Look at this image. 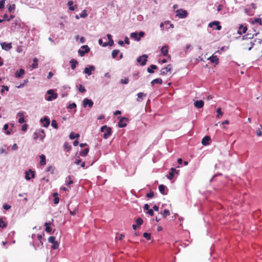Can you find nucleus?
<instances>
[{
	"label": "nucleus",
	"mask_w": 262,
	"mask_h": 262,
	"mask_svg": "<svg viewBox=\"0 0 262 262\" xmlns=\"http://www.w3.org/2000/svg\"><path fill=\"white\" fill-rule=\"evenodd\" d=\"M137 96H138V98L137 99V101H140V99H142V97L144 96H146V94H144L142 92H140L138 94H137Z\"/></svg>",
	"instance_id": "nucleus-45"
},
{
	"label": "nucleus",
	"mask_w": 262,
	"mask_h": 262,
	"mask_svg": "<svg viewBox=\"0 0 262 262\" xmlns=\"http://www.w3.org/2000/svg\"><path fill=\"white\" fill-rule=\"evenodd\" d=\"M136 222L137 225L138 226H140V225H141L143 224V220L141 218L138 217L136 220Z\"/></svg>",
	"instance_id": "nucleus-41"
},
{
	"label": "nucleus",
	"mask_w": 262,
	"mask_h": 262,
	"mask_svg": "<svg viewBox=\"0 0 262 262\" xmlns=\"http://www.w3.org/2000/svg\"><path fill=\"white\" fill-rule=\"evenodd\" d=\"M177 16H178L179 18H185L188 15V13L186 10L179 9L176 11Z\"/></svg>",
	"instance_id": "nucleus-4"
},
{
	"label": "nucleus",
	"mask_w": 262,
	"mask_h": 262,
	"mask_svg": "<svg viewBox=\"0 0 262 262\" xmlns=\"http://www.w3.org/2000/svg\"><path fill=\"white\" fill-rule=\"evenodd\" d=\"M149 206L148 204H145L144 205L143 209H144V210H148L149 209Z\"/></svg>",
	"instance_id": "nucleus-62"
},
{
	"label": "nucleus",
	"mask_w": 262,
	"mask_h": 262,
	"mask_svg": "<svg viewBox=\"0 0 262 262\" xmlns=\"http://www.w3.org/2000/svg\"><path fill=\"white\" fill-rule=\"evenodd\" d=\"M213 24H216V29L217 30H221V29H222V26L220 25V22L218 21H212V22H211L209 24V26L210 27H213Z\"/></svg>",
	"instance_id": "nucleus-19"
},
{
	"label": "nucleus",
	"mask_w": 262,
	"mask_h": 262,
	"mask_svg": "<svg viewBox=\"0 0 262 262\" xmlns=\"http://www.w3.org/2000/svg\"><path fill=\"white\" fill-rule=\"evenodd\" d=\"M45 137V133L43 129H39L34 133V139L43 140Z\"/></svg>",
	"instance_id": "nucleus-2"
},
{
	"label": "nucleus",
	"mask_w": 262,
	"mask_h": 262,
	"mask_svg": "<svg viewBox=\"0 0 262 262\" xmlns=\"http://www.w3.org/2000/svg\"><path fill=\"white\" fill-rule=\"evenodd\" d=\"M147 213L149 214L150 216L154 215V211H153L152 209H149L147 210Z\"/></svg>",
	"instance_id": "nucleus-57"
},
{
	"label": "nucleus",
	"mask_w": 262,
	"mask_h": 262,
	"mask_svg": "<svg viewBox=\"0 0 262 262\" xmlns=\"http://www.w3.org/2000/svg\"><path fill=\"white\" fill-rule=\"evenodd\" d=\"M76 107V104L75 103H72L71 104H70L68 107L69 109H73Z\"/></svg>",
	"instance_id": "nucleus-54"
},
{
	"label": "nucleus",
	"mask_w": 262,
	"mask_h": 262,
	"mask_svg": "<svg viewBox=\"0 0 262 262\" xmlns=\"http://www.w3.org/2000/svg\"><path fill=\"white\" fill-rule=\"evenodd\" d=\"M171 70V65L168 64L166 67L162 68L161 70L160 75L164 76L166 75L168 72H170Z\"/></svg>",
	"instance_id": "nucleus-8"
},
{
	"label": "nucleus",
	"mask_w": 262,
	"mask_h": 262,
	"mask_svg": "<svg viewBox=\"0 0 262 262\" xmlns=\"http://www.w3.org/2000/svg\"><path fill=\"white\" fill-rule=\"evenodd\" d=\"M208 59L209 60L211 63H215L216 65L219 63V59L216 55H213L209 57Z\"/></svg>",
	"instance_id": "nucleus-14"
},
{
	"label": "nucleus",
	"mask_w": 262,
	"mask_h": 262,
	"mask_svg": "<svg viewBox=\"0 0 262 262\" xmlns=\"http://www.w3.org/2000/svg\"><path fill=\"white\" fill-rule=\"evenodd\" d=\"M81 48L82 49H85V51H83L81 50H78V53L81 56H83L85 53H87L90 51V48L87 45H84L82 46Z\"/></svg>",
	"instance_id": "nucleus-11"
},
{
	"label": "nucleus",
	"mask_w": 262,
	"mask_h": 262,
	"mask_svg": "<svg viewBox=\"0 0 262 262\" xmlns=\"http://www.w3.org/2000/svg\"><path fill=\"white\" fill-rule=\"evenodd\" d=\"M89 148H86L80 152V155L82 157H85L89 153Z\"/></svg>",
	"instance_id": "nucleus-29"
},
{
	"label": "nucleus",
	"mask_w": 262,
	"mask_h": 262,
	"mask_svg": "<svg viewBox=\"0 0 262 262\" xmlns=\"http://www.w3.org/2000/svg\"><path fill=\"white\" fill-rule=\"evenodd\" d=\"M147 57V55L145 54L140 56L137 58V62L140 63L141 65L143 66L146 63Z\"/></svg>",
	"instance_id": "nucleus-6"
},
{
	"label": "nucleus",
	"mask_w": 262,
	"mask_h": 262,
	"mask_svg": "<svg viewBox=\"0 0 262 262\" xmlns=\"http://www.w3.org/2000/svg\"><path fill=\"white\" fill-rule=\"evenodd\" d=\"M247 30V28L246 26H244L243 25H241L238 28L237 33L239 34H242L243 33H245Z\"/></svg>",
	"instance_id": "nucleus-18"
},
{
	"label": "nucleus",
	"mask_w": 262,
	"mask_h": 262,
	"mask_svg": "<svg viewBox=\"0 0 262 262\" xmlns=\"http://www.w3.org/2000/svg\"><path fill=\"white\" fill-rule=\"evenodd\" d=\"M79 137V135L78 134H75L73 132H72L69 136V138L71 139H74L76 138H78Z\"/></svg>",
	"instance_id": "nucleus-34"
},
{
	"label": "nucleus",
	"mask_w": 262,
	"mask_h": 262,
	"mask_svg": "<svg viewBox=\"0 0 262 262\" xmlns=\"http://www.w3.org/2000/svg\"><path fill=\"white\" fill-rule=\"evenodd\" d=\"M157 69V67L156 65L152 64L150 66V67L147 69V72L149 73H153L154 70H156Z\"/></svg>",
	"instance_id": "nucleus-33"
},
{
	"label": "nucleus",
	"mask_w": 262,
	"mask_h": 262,
	"mask_svg": "<svg viewBox=\"0 0 262 262\" xmlns=\"http://www.w3.org/2000/svg\"><path fill=\"white\" fill-rule=\"evenodd\" d=\"M68 179L69 180V181L67 182V183H66L67 185H70L73 183V181L72 180L71 176H70L68 177L66 179Z\"/></svg>",
	"instance_id": "nucleus-48"
},
{
	"label": "nucleus",
	"mask_w": 262,
	"mask_h": 262,
	"mask_svg": "<svg viewBox=\"0 0 262 262\" xmlns=\"http://www.w3.org/2000/svg\"><path fill=\"white\" fill-rule=\"evenodd\" d=\"M100 130L104 133L103 138L104 139H107L112 133L111 128L107 127L106 125L102 126L100 128Z\"/></svg>",
	"instance_id": "nucleus-1"
},
{
	"label": "nucleus",
	"mask_w": 262,
	"mask_h": 262,
	"mask_svg": "<svg viewBox=\"0 0 262 262\" xmlns=\"http://www.w3.org/2000/svg\"><path fill=\"white\" fill-rule=\"evenodd\" d=\"M35 177V172L32 169H30L25 172V179L27 180H30L31 178H33Z\"/></svg>",
	"instance_id": "nucleus-7"
},
{
	"label": "nucleus",
	"mask_w": 262,
	"mask_h": 262,
	"mask_svg": "<svg viewBox=\"0 0 262 262\" xmlns=\"http://www.w3.org/2000/svg\"><path fill=\"white\" fill-rule=\"evenodd\" d=\"M5 91H9V87L8 86H7V85H3V86H2V89L1 90V93L2 94H3Z\"/></svg>",
	"instance_id": "nucleus-42"
},
{
	"label": "nucleus",
	"mask_w": 262,
	"mask_h": 262,
	"mask_svg": "<svg viewBox=\"0 0 262 262\" xmlns=\"http://www.w3.org/2000/svg\"><path fill=\"white\" fill-rule=\"evenodd\" d=\"M47 93L50 95L47 98V100L48 101H50L57 98V94L56 93H54L53 90H48L47 91Z\"/></svg>",
	"instance_id": "nucleus-5"
},
{
	"label": "nucleus",
	"mask_w": 262,
	"mask_h": 262,
	"mask_svg": "<svg viewBox=\"0 0 262 262\" xmlns=\"http://www.w3.org/2000/svg\"><path fill=\"white\" fill-rule=\"evenodd\" d=\"M216 112L217 113L216 117L219 118H220L223 115V113L221 111V108H220V107H218L217 108Z\"/></svg>",
	"instance_id": "nucleus-37"
},
{
	"label": "nucleus",
	"mask_w": 262,
	"mask_h": 262,
	"mask_svg": "<svg viewBox=\"0 0 262 262\" xmlns=\"http://www.w3.org/2000/svg\"><path fill=\"white\" fill-rule=\"evenodd\" d=\"M163 82L162 79L161 78H156L154 79L151 82V84L153 85L155 83H158L161 84Z\"/></svg>",
	"instance_id": "nucleus-28"
},
{
	"label": "nucleus",
	"mask_w": 262,
	"mask_h": 262,
	"mask_svg": "<svg viewBox=\"0 0 262 262\" xmlns=\"http://www.w3.org/2000/svg\"><path fill=\"white\" fill-rule=\"evenodd\" d=\"M52 244H53V245L51 246L52 249H53L54 250L58 249V248L59 247V243L57 241H55V242L53 243Z\"/></svg>",
	"instance_id": "nucleus-39"
},
{
	"label": "nucleus",
	"mask_w": 262,
	"mask_h": 262,
	"mask_svg": "<svg viewBox=\"0 0 262 262\" xmlns=\"http://www.w3.org/2000/svg\"><path fill=\"white\" fill-rule=\"evenodd\" d=\"M28 125L26 124H24L22 126L21 130L24 132H26L27 129Z\"/></svg>",
	"instance_id": "nucleus-58"
},
{
	"label": "nucleus",
	"mask_w": 262,
	"mask_h": 262,
	"mask_svg": "<svg viewBox=\"0 0 262 262\" xmlns=\"http://www.w3.org/2000/svg\"><path fill=\"white\" fill-rule=\"evenodd\" d=\"M93 104L94 103L92 100L88 98H85L83 101V105L84 107H86L87 106L91 107L93 105Z\"/></svg>",
	"instance_id": "nucleus-10"
},
{
	"label": "nucleus",
	"mask_w": 262,
	"mask_h": 262,
	"mask_svg": "<svg viewBox=\"0 0 262 262\" xmlns=\"http://www.w3.org/2000/svg\"><path fill=\"white\" fill-rule=\"evenodd\" d=\"M210 140V137L208 136H205L202 140V144L203 145H207L209 144V141Z\"/></svg>",
	"instance_id": "nucleus-17"
},
{
	"label": "nucleus",
	"mask_w": 262,
	"mask_h": 262,
	"mask_svg": "<svg viewBox=\"0 0 262 262\" xmlns=\"http://www.w3.org/2000/svg\"><path fill=\"white\" fill-rule=\"evenodd\" d=\"M3 208H4V209H5L6 210H8L10 209L11 206L9 205H8V204H5L3 206Z\"/></svg>",
	"instance_id": "nucleus-56"
},
{
	"label": "nucleus",
	"mask_w": 262,
	"mask_h": 262,
	"mask_svg": "<svg viewBox=\"0 0 262 262\" xmlns=\"http://www.w3.org/2000/svg\"><path fill=\"white\" fill-rule=\"evenodd\" d=\"M40 162L39 164L41 166H44L46 164V156L44 155H41L40 156Z\"/></svg>",
	"instance_id": "nucleus-25"
},
{
	"label": "nucleus",
	"mask_w": 262,
	"mask_h": 262,
	"mask_svg": "<svg viewBox=\"0 0 262 262\" xmlns=\"http://www.w3.org/2000/svg\"><path fill=\"white\" fill-rule=\"evenodd\" d=\"M124 237V235L122 234H120L119 237H118V239L120 241L122 240Z\"/></svg>",
	"instance_id": "nucleus-64"
},
{
	"label": "nucleus",
	"mask_w": 262,
	"mask_h": 262,
	"mask_svg": "<svg viewBox=\"0 0 262 262\" xmlns=\"http://www.w3.org/2000/svg\"><path fill=\"white\" fill-rule=\"evenodd\" d=\"M244 48L246 50H250L253 47L254 43L252 39H247L244 43H243Z\"/></svg>",
	"instance_id": "nucleus-3"
},
{
	"label": "nucleus",
	"mask_w": 262,
	"mask_h": 262,
	"mask_svg": "<svg viewBox=\"0 0 262 262\" xmlns=\"http://www.w3.org/2000/svg\"><path fill=\"white\" fill-rule=\"evenodd\" d=\"M130 37L133 38H134L137 41H139L140 40V37H139L138 33L136 32H133L130 34Z\"/></svg>",
	"instance_id": "nucleus-31"
},
{
	"label": "nucleus",
	"mask_w": 262,
	"mask_h": 262,
	"mask_svg": "<svg viewBox=\"0 0 262 262\" xmlns=\"http://www.w3.org/2000/svg\"><path fill=\"white\" fill-rule=\"evenodd\" d=\"M78 91L81 93H84L85 91V89L81 84H79L78 86Z\"/></svg>",
	"instance_id": "nucleus-49"
},
{
	"label": "nucleus",
	"mask_w": 262,
	"mask_h": 262,
	"mask_svg": "<svg viewBox=\"0 0 262 262\" xmlns=\"http://www.w3.org/2000/svg\"><path fill=\"white\" fill-rule=\"evenodd\" d=\"M176 172H177L176 169L174 168H172L169 175L167 176V178L169 180H172L173 178L174 173Z\"/></svg>",
	"instance_id": "nucleus-24"
},
{
	"label": "nucleus",
	"mask_w": 262,
	"mask_h": 262,
	"mask_svg": "<svg viewBox=\"0 0 262 262\" xmlns=\"http://www.w3.org/2000/svg\"><path fill=\"white\" fill-rule=\"evenodd\" d=\"M40 121L43 126L45 127H48L50 123V119L47 117H45L41 119Z\"/></svg>",
	"instance_id": "nucleus-13"
},
{
	"label": "nucleus",
	"mask_w": 262,
	"mask_h": 262,
	"mask_svg": "<svg viewBox=\"0 0 262 262\" xmlns=\"http://www.w3.org/2000/svg\"><path fill=\"white\" fill-rule=\"evenodd\" d=\"M37 239L39 241L41 245L42 246L43 245V243L41 241V239H42V235L41 234H38L37 235Z\"/></svg>",
	"instance_id": "nucleus-55"
},
{
	"label": "nucleus",
	"mask_w": 262,
	"mask_h": 262,
	"mask_svg": "<svg viewBox=\"0 0 262 262\" xmlns=\"http://www.w3.org/2000/svg\"><path fill=\"white\" fill-rule=\"evenodd\" d=\"M138 35L139 37H140V38L141 39V37H142L144 36V33L142 31H141L139 32V33Z\"/></svg>",
	"instance_id": "nucleus-61"
},
{
	"label": "nucleus",
	"mask_w": 262,
	"mask_h": 262,
	"mask_svg": "<svg viewBox=\"0 0 262 262\" xmlns=\"http://www.w3.org/2000/svg\"><path fill=\"white\" fill-rule=\"evenodd\" d=\"M51 125L52 127H53L54 128L57 129L58 128V124L55 120H53L51 122Z\"/></svg>",
	"instance_id": "nucleus-47"
},
{
	"label": "nucleus",
	"mask_w": 262,
	"mask_h": 262,
	"mask_svg": "<svg viewBox=\"0 0 262 262\" xmlns=\"http://www.w3.org/2000/svg\"><path fill=\"white\" fill-rule=\"evenodd\" d=\"M128 120V119L126 118H122L118 122V126L119 127H124L126 126V122Z\"/></svg>",
	"instance_id": "nucleus-12"
},
{
	"label": "nucleus",
	"mask_w": 262,
	"mask_h": 262,
	"mask_svg": "<svg viewBox=\"0 0 262 262\" xmlns=\"http://www.w3.org/2000/svg\"><path fill=\"white\" fill-rule=\"evenodd\" d=\"M59 202V199L58 197H55L54 200V203L55 204H57Z\"/></svg>",
	"instance_id": "nucleus-59"
},
{
	"label": "nucleus",
	"mask_w": 262,
	"mask_h": 262,
	"mask_svg": "<svg viewBox=\"0 0 262 262\" xmlns=\"http://www.w3.org/2000/svg\"><path fill=\"white\" fill-rule=\"evenodd\" d=\"M254 23L258 24L260 25H262V20H261L260 18H255L254 20Z\"/></svg>",
	"instance_id": "nucleus-51"
},
{
	"label": "nucleus",
	"mask_w": 262,
	"mask_h": 262,
	"mask_svg": "<svg viewBox=\"0 0 262 262\" xmlns=\"http://www.w3.org/2000/svg\"><path fill=\"white\" fill-rule=\"evenodd\" d=\"M25 74V70L23 69H20L19 71H16L15 76L17 78L21 77Z\"/></svg>",
	"instance_id": "nucleus-22"
},
{
	"label": "nucleus",
	"mask_w": 262,
	"mask_h": 262,
	"mask_svg": "<svg viewBox=\"0 0 262 262\" xmlns=\"http://www.w3.org/2000/svg\"><path fill=\"white\" fill-rule=\"evenodd\" d=\"M261 129H262V126H260V127L259 128H258L256 131V135L258 136V137H260L261 135H262V131H261Z\"/></svg>",
	"instance_id": "nucleus-40"
},
{
	"label": "nucleus",
	"mask_w": 262,
	"mask_h": 262,
	"mask_svg": "<svg viewBox=\"0 0 262 262\" xmlns=\"http://www.w3.org/2000/svg\"><path fill=\"white\" fill-rule=\"evenodd\" d=\"M119 51L118 50H114L112 53V56L113 58H116L117 54L119 53Z\"/></svg>",
	"instance_id": "nucleus-44"
},
{
	"label": "nucleus",
	"mask_w": 262,
	"mask_h": 262,
	"mask_svg": "<svg viewBox=\"0 0 262 262\" xmlns=\"http://www.w3.org/2000/svg\"><path fill=\"white\" fill-rule=\"evenodd\" d=\"M204 104V101L202 100H200L195 101L194 103V105L195 107L198 108H201L203 107Z\"/></svg>",
	"instance_id": "nucleus-15"
},
{
	"label": "nucleus",
	"mask_w": 262,
	"mask_h": 262,
	"mask_svg": "<svg viewBox=\"0 0 262 262\" xmlns=\"http://www.w3.org/2000/svg\"><path fill=\"white\" fill-rule=\"evenodd\" d=\"M166 186L164 185H160L159 186V190L162 194H166L165 192Z\"/></svg>",
	"instance_id": "nucleus-26"
},
{
	"label": "nucleus",
	"mask_w": 262,
	"mask_h": 262,
	"mask_svg": "<svg viewBox=\"0 0 262 262\" xmlns=\"http://www.w3.org/2000/svg\"><path fill=\"white\" fill-rule=\"evenodd\" d=\"M5 3L3 1L0 0V9H2L4 8Z\"/></svg>",
	"instance_id": "nucleus-60"
},
{
	"label": "nucleus",
	"mask_w": 262,
	"mask_h": 262,
	"mask_svg": "<svg viewBox=\"0 0 262 262\" xmlns=\"http://www.w3.org/2000/svg\"><path fill=\"white\" fill-rule=\"evenodd\" d=\"M70 62L71 64V69L74 70L78 64L77 61L75 59H71Z\"/></svg>",
	"instance_id": "nucleus-27"
},
{
	"label": "nucleus",
	"mask_w": 262,
	"mask_h": 262,
	"mask_svg": "<svg viewBox=\"0 0 262 262\" xmlns=\"http://www.w3.org/2000/svg\"><path fill=\"white\" fill-rule=\"evenodd\" d=\"M53 75V74L52 72H50L47 76V78L48 79H50Z\"/></svg>",
	"instance_id": "nucleus-63"
},
{
	"label": "nucleus",
	"mask_w": 262,
	"mask_h": 262,
	"mask_svg": "<svg viewBox=\"0 0 262 262\" xmlns=\"http://www.w3.org/2000/svg\"><path fill=\"white\" fill-rule=\"evenodd\" d=\"M107 38L108 39V43H107L105 42L104 44L103 45V47H105L107 45H109L110 46H112L113 45V43H114V41H113V40L112 39L111 35L108 34L107 35Z\"/></svg>",
	"instance_id": "nucleus-20"
},
{
	"label": "nucleus",
	"mask_w": 262,
	"mask_h": 262,
	"mask_svg": "<svg viewBox=\"0 0 262 262\" xmlns=\"http://www.w3.org/2000/svg\"><path fill=\"white\" fill-rule=\"evenodd\" d=\"M51 225L50 223H45V226L46 227V231L47 232L50 233L52 231V228L50 227Z\"/></svg>",
	"instance_id": "nucleus-32"
},
{
	"label": "nucleus",
	"mask_w": 262,
	"mask_h": 262,
	"mask_svg": "<svg viewBox=\"0 0 262 262\" xmlns=\"http://www.w3.org/2000/svg\"><path fill=\"white\" fill-rule=\"evenodd\" d=\"M94 70V67L93 66H91L89 68H85L84 70V72L88 75H91L92 74V71Z\"/></svg>",
	"instance_id": "nucleus-16"
},
{
	"label": "nucleus",
	"mask_w": 262,
	"mask_h": 262,
	"mask_svg": "<svg viewBox=\"0 0 262 262\" xmlns=\"http://www.w3.org/2000/svg\"><path fill=\"white\" fill-rule=\"evenodd\" d=\"M17 117H19V119H18V122L19 123H23L25 122V119H24V113L23 112H19L17 115Z\"/></svg>",
	"instance_id": "nucleus-21"
},
{
	"label": "nucleus",
	"mask_w": 262,
	"mask_h": 262,
	"mask_svg": "<svg viewBox=\"0 0 262 262\" xmlns=\"http://www.w3.org/2000/svg\"><path fill=\"white\" fill-rule=\"evenodd\" d=\"M37 62H38L37 58H34L33 59V63L32 64V68L33 69H36V68H37Z\"/></svg>",
	"instance_id": "nucleus-36"
},
{
	"label": "nucleus",
	"mask_w": 262,
	"mask_h": 262,
	"mask_svg": "<svg viewBox=\"0 0 262 262\" xmlns=\"http://www.w3.org/2000/svg\"><path fill=\"white\" fill-rule=\"evenodd\" d=\"M48 241L50 243L52 244L53 243H54L56 241L55 237L54 236H50L49 237Z\"/></svg>",
	"instance_id": "nucleus-53"
},
{
	"label": "nucleus",
	"mask_w": 262,
	"mask_h": 262,
	"mask_svg": "<svg viewBox=\"0 0 262 262\" xmlns=\"http://www.w3.org/2000/svg\"><path fill=\"white\" fill-rule=\"evenodd\" d=\"M15 4H12V5H9L8 6V11L10 12H11L12 11H14L15 10Z\"/></svg>",
	"instance_id": "nucleus-43"
},
{
	"label": "nucleus",
	"mask_w": 262,
	"mask_h": 262,
	"mask_svg": "<svg viewBox=\"0 0 262 262\" xmlns=\"http://www.w3.org/2000/svg\"><path fill=\"white\" fill-rule=\"evenodd\" d=\"M143 236L147 240H149L151 238V234L149 233L145 232L143 233Z\"/></svg>",
	"instance_id": "nucleus-46"
},
{
	"label": "nucleus",
	"mask_w": 262,
	"mask_h": 262,
	"mask_svg": "<svg viewBox=\"0 0 262 262\" xmlns=\"http://www.w3.org/2000/svg\"><path fill=\"white\" fill-rule=\"evenodd\" d=\"M1 45L2 48L3 50L7 51L10 50L12 47L11 42L7 43L6 42H3L1 43Z\"/></svg>",
	"instance_id": "nucleus-9"
},
{
	"label": "nucleus",
	"mask_w": 262,
	"mask_h": 262,
	"mask_svg": "<svg viewBox=\"0 0 262 262\" xmlns=\"http://www.w3.org/2000/svg\"><path fill=\"white\" fill-rule=\"evenodd\" d=\"M154 195V192L152 191H150V192L146 194V196L148 198H151Z\"/></svg>",
	"instance_id": "nucleus-50"
},
{
	"label": "nucleus",
	"mask_w": 262,
	"mask_h": 262,
	"mask_svg": "<svg viewBox=\"0 0 262 262\" xmlns=\"http://www.w3.org/2000/svg\"><path fill=\"white\" fill-rule=\"evenodd\" d=\"M128 78H125L124 79H121L120 80V82L122 83V84H126L128 83Z\"/></svg>",
	"instance_id": "nucleus-52"
},
{
	"label": "nucleus",
	"mask_w": 262,
	"mask_h": 262,
	"mask_svg": "<svg viewBox=\"0 0 262 262\" xmlns=\"http://www.w3.org/2000/svg\"><path fill=\"white\" fill-rule=\"evenodd\" d=\"M161 52L164 56H167L168 53V47L167 46H163L161 49Z\"/></svg>",
	"instance_id": "nucleus-23"
},
{
	"label": "nucleus",
	"mask_w": 262,
	"mask_h": 262,
	"mask_svg": "<svg viewBox=\"0 0 262 262\" xmlns=\"http://www.w3.org/2000/svg\"><path fill=\"white\" fill-rule=\"evenodd\" d=\"M64 149L66 152H69L71 149V146L68 143L66 142L63 145Z\"/></svg>",
	"instance_id": "nucleus-30"
},
{
	"label": "nucleus",
	"mask_w": 262,
	"mask_h": 262,
	"mask_svg": "<svg viewBox=\"0 0 262 262\" xmlns=\"http://www.w3.org/2000/svg\"><path fill=\"white\" fill-rule=\"evenodd\" d=\"M162 214L164 218H166L167 216L170 215V211L169 210L165 209Z\"/></svg>",
	"instance_id": "nucleus-35"
},
{
	"label": "nucleus",
	"mask_w": 262,
	"mask_h": 262,
	"mask_svg": "<svg viewBox=\"0 0 262 262\" xmlns=\"http://www.w3.org/2000/svg\"><path fill=\"white\" fill-rule=\"evenodd\" d=\"M7 226V224L2 219H0V228L3 229L6 228Z\"/></svg>",
	"instance_id": "nucleus-38"
}]
</instances>
